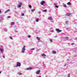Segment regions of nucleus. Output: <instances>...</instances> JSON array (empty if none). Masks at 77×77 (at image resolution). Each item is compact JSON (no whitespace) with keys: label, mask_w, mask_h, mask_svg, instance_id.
<instances>
[{"label":"nucleus","mask_w":77,"mask_h":77,"mask_svg":"<svg viewBox=\"0 0 77 77\" xmlns=\"http://www.w3.org/2000/svg\"><path fill=\"white\" fill-rule=\"evenodd\" d=\"M67 4L68 5H71V4L70 2H69L67 3Z\"/></svg>","instance_id":"9"},{"label":"nucleus","mask_w":77,"mask_h":77,"mask_svg":"<svg viewBox=\"0 0 77 77\" xmlns=\"http://www.w3.org/2000/svg\"><path fill=\"white\" fill-rule=\"evenodd\" d=\"M10 39H13V38H12V37H10Z\"/></svg>","instance_id":"27"},{"label":"nucleus","mask_w":77,"mask_h":77,"mask_svg":"<svg viewBox=\"0 0 77 77\" xmlns=\"http://www.w3.org/2000/svg\"><path fill=\"white\" fill-rule=\"evenodd\" d=\"M66 15H71V14L70 13H67Z\"/></svg>","instance_id":"16"},{"label":"nucleus","mask_w":77,"mask_h":77,"mask_svg":"<svg viewBox=\"0 0 77 77\" xmlns=\"http://www.w3.org/2000/svg\"><path fill=\"white\" fill-rule=\"evenodd\" d=\"M3 58H5V56H3Z\"/></svg>","instance_id":"34"},{"label":"nucleus","mask_w":77,"mask_h":77,"mask_svg":"<svg viewBox=\"0 0 77 77\" xmlns=\"http://www.w3.org/2000/svg\"><path fill=\"white\" fill-rule=\"evenodd\" d=\"M9 11H10V10L9 9H8L7 10H6L5 12V14H6V13H7L8 12H9Z\"/></svg>","instance_id":"7"},{"label":"nucleus","mask_w":77,"mask_h":77,"mask_svg":"<svg viewBox=\"0 0 77 77\" xmlns=\"http://www.w3.org/2000/svg\"><path fill=\"white\" fill-rule=\"evenodd\" d=\"M37 39L38 41H39V40H40V38H39V37H37Z\"/></svg>","instance_id":"13"},{"label":"nucleus","mask_w":77,"mask_h":77,"mask_svg":"<svg viewBox=\"0 0 77 77\" xmlns=\"http://www.w3.org/2000/svg\"><path fill=\"white\" fill-rule=\"evenodd\" d=\"M18 74H19V75H21L22 73H20V72H19Z\"/></svg>","instance_id":"18"},{"label":"nucleus","mask_w":77,"mask_h":77,"mask_svg":"<svg viewBox=\"0 0 77 77\" xmlns=\"http://www.w3.org/2000/svg\"><path fill=\"white\" fill-rule=\"evenodd\" d=\"M47 10H44V12H47Z\"/></svg>","instance_id":"28"},{"label":"nucleus","mask_w":77,"mask_h":77,"mask_svg":"<svg viewBox=\"0 0 77 77\" xmlns=\"http://www.w3.org/2000/svg\"><path fill=\"white\" fill-rule=\"evenodd\" d=\"M14 24H15V23H14V22H12L11 23V26H13V25H14Z\"/></svg>","instance_id":"11"},{"label":"nucleus","mask_w":77,"mask_h":77,"mask_svg":"<svg viewBox=\"0 0 77 77\" xmlns=\"http://www.w3.org/2000/svg\"><path fill=\"white\" fill-rule=\"evenodd\" d=\"M29 7L30 8H32V6L31 5H29Z\"/></svg>","instance_id":"21"},{"label":"nucleus","mask_w":77,"mask_h":77,"mask_svg":"<svg viewBox=\"0 0 77 77\" xmlns=\"http://www.w3.org/2000/svg\"><path fill=\"white\" fill-rule=\"evenodd\" d=\"M70 76V74H69L67 75V77H69Z\"/></svg>","instance_id":"20"},{"label":"nucleus","mask_w":77,"mask_h":77,"mask_svg":"<svg viewBox=\"0 0 77 77\" xmlns=\"http://www.w3.org/2000/svg\"><path fill=\"white\" fill-rule=\"evenodd\" d=\"M21 6V5H17V8H20Z\"/></svg>","instance_id":"14"},{"label":"nucleus","mask_w":77,"mask_h":77,"mask_svg":"<svg viewBox=\"0 0 77 77\" xmlns=\"http://www.w3.org/2000/svg\"><path fill=\"white\" fill-rule=\"evenodd\" d=\"M8 18H11V17H10V16H8Z\"/></svg>","instance_id":"33"},{"label":"nucleus","mask_w":77,"mask_h":77,"mask_svg":"<svg viewBox=\"0 0 77 77\" xmlns=\"http://www.w3.org/2000/svg\"><path fill=\"white\" fill-rule=\"evenodd\" d=\"M54 5H56V3H55V4H54Z\"/></svg>","instance_id":"35"},{"label":"nucleus","mask_w":77,"mask_h":77,"mask_svg":"<svg viewBox=\"0 0 77 77\" xmlns=\"http://www.w3.org/2000/svg\"><path fill=\"white\" fill-rule=\"evenodd\" d=\"M65 23L66 24H68V21H66L65 22Z\"/></svg>","instance_id":"25"},{"label":"nucleus","mask_w":77,"mask_h":77,"mask_svg":"<svg viewBox=\"0 0 77 77\" xmlns=\"http://www.w3.org/2000/svg\"><path fill=\"white\" fill-rule=\"evenodd\" d=\"M71 45H74V43H72V44H71Z\"/></svg>","instance_id":"29"},{"label":"nucleus","mask_w":77,"mask_h":77,"mask_svg":"<svg viewBox=\"0 0 77 77\" xmlns=\"http://www.w3.org/2000/svg\"><path fill=\"white\" fill-rule=\"evenodd\" d=\"M36 21L37 22H38V21H39V19H36Z\"/></svg>","instance_id":"19"},{"label":"nucleus","mask_w":77,"mask_h":77,"mask_svg":"<svg viewBox=\"0 0 77 77\" xmlns=\"http://www.w3.org/2000/svg\"><path fill=\"white\" fill-rule=\"evenodd\" d=\"M24 14H23V13H22V16H24Z\"/></svg>","instance_id":"26"},{"label":"nucleus","mask_w":77,"mask_h":77,"mask_svg":"<svg viewBox=\"0 0 77 77\" xmlns=\"http://www.w3.org/2000/svg\"><path fill=\"white\" fill-rule=\"evenodd\" d=\"M41 13V12H39V13Z\"/></svg>","instance_id":"39"},{"label":"nucleus","mask_w":77,"mask_h":77,"mask_svg":"<svg viewBox=\"0 0 77 77\" xmlns=\"http://www.w3.org/2000/svg\"><path fill=\"white\" fill-rule=\"evenodd\" d=\"M55 30L58 33H60V32H62V30H60L59 29H56Z\"/></svg>","instance_id":"3"},{"label":"nucleus","mask_w":77,"mask_h":77,"mask_svg":"<svg viewBox=\"0 0 77 77\" xmlns=\"http://www.w3.org/2000/svg\"><path fill=\"white\" fill-rule=\"evenodd\" d=\"M17 66H21V63L17 62Z\"/></svg>","instance_id":"2"},{"label":"nucleus","mask_w":77,"mask_h":77,"mask_svg":"<svg viewBox=\"0 0 77 77\" xmlns=\"http://www.w3.org/2000/svg\"><path fill=\"white\" fill-rule=\"evenodd\" d=\"M42 56H43V57L46 56V55L44 54H42Z\"/></svg>","instance_id":"8"},{"label":"nucleus","mask_w":77,"mask_h":77,"mask_svg":"<svg viewBox=\"0 0 77 77\" xmlns=\"http://www.w3.org/2000/svg\"><path fill=\"white\" fill-rule=\"evenodd\" d=\"M2 13V11H1V10L0 9V14H1Z\"/></svg>","instance_id":"32"},{"label":"nucleus","mask_w":77,"mask_h":77,"mask_svg":"<svg viewBox=\"0 0 77 77\" xmlns=\"http://www.w3.org/2000/svg\"><path fill=\"white\" fill-rule=\"evenodd\" d=\"M52 53L53 54H56V51H52Z\"/></svg>","instance_id":"10"},{"label":"nucleus","mask_w":77,"mask_h":77,"mask_svg":"<svg viewBox=\"0 0 77 77\" xmlns=\"http://www.w3.org/2000/svg\"><path fill=\"white\" fill-rule=\"evenodd\" d=\"M35 50V48H34L31 49V50Z\"/></svg>","instance_id":"30"},{"label":"nucleus","mask_w":77,"mask_h":77,"mask_svg":"<svg viewBox=\"0 0 77 77\" xmlns=\"http://www.w3.org/2000/svg\"><path fill=\"white\" fill-rule=\"evenodd\" d=\"M1 73H2V72L1 71H0V74H1Z\"/></svg>","instance_id":"37"},{"label":"nucleus","mask_w":77,"mask_h":77,"mask_svg":"<svg viewBox=\"0 0 77 77\" xmlns=\"http://www.w3.org/2000/svg\"><path fill=\"white\" fill-rule=\"evenodd\" d=\"M32 69V67H29L28 68H27L26 69L27 70H30V69Z\"/></svg>","instance_id":"6"},{"label":"nucleus","mask_w":77,"mask_h":77,"mask_svg":"<svg viewBox=\"0 0 77 77\" xmlns=\"http://www.w3.org/2000/svg\"><path fill=\"white\" fill-rule=\"evenodd\" d=\"M0 51L2 53V52H3V50L0 48Z\"/></svg>","instance_id":"12"},{"label":"nucleus","mask_w":77,"mask_h":77,"mask_svg":"<svg viewBox=\"0 0 77 77\" xmlns=\"http://www.w3.org/2000/svg\"><path fill=\"white\" fill-rule=\"evenodd\" d=\"M63 6L65 7V8H66V5H65V4Z\"/></svg>","instance_id":"22"},{"label":"nucleus","mask_w":77,"mask_h":77,"mask_svg":"<svg viewBox=\"0 0 77 77\" xmlns=\"http://www.w3.org/2000/svg\"><path fill=\"white\" fill-rule=\"evenodd\" d=\"M28 37H29V38H30V37H31V36H30V35H28Z\"/></svg>","instance_id":"31"},{"label":"nucleus","mask_w":77,"mask_h":77,"mask_svg":"<svg viewBox=\"0 0 77 77\" xmlns=\"http://www.w3.org/2000/svg\"><path fill=\"white\" fill-rule=\"evenodd\" d=\"M48 19L49 20H51V17H48Z\"/></svg>","instance_id":"15"},{"label":"nucleus","mask_w":77,"mask_h":77,"mask_svg":"<svg viewBox=\"0 0 77 77\" xmlns=\"http://www.w3.org/2000/svg\"><path fill=\"white\" fill-rule=\"evenodd\" d=\"M44 3H45V1H43L41 2L40 4L42 5H44Z\"/></svg>","instance_id":"4"},{"label":"nucleus","mask_w":77,"mask_h":77,"mask_svg":"<svg viewBox=\"0 0 77 77\" xmlns=\"http://www.w3.org/2000/svg\"><path fill=\"white\" fill-rule=\"evenodd\" d=\"M36 74H40V70H39V71H37Z\"/></svg>","instance_id":"5"},{"label":"nucleus","mask_w":77,"mask_h":77,"mask_svg":"<svg viewBox=\"0 0 77 77\" xmlns=\"http://www.w3.org/2000/svg\"><path fill=\"white\" fill-rule=\"evenodd\" d=\"M35 11V9H33L31 11H32V12H34V11Z\"/></svg>","instance_id":"17"},{"label":"nucleus","mask_w":77,"mask_h":77,"mask_svg":"<svg viewBox=\"0 0 77 77\" xmlns=\"http://www.w3.org/2000/svg\"><path fill=\"white\" fill-rule=\"evenodd\" d=\"M50 41L51 42H53V40L51 39H50Z\"/></svg>","instance_id":"23"},{"label":"nucleus","mask_w":77,"mask_h":77,"mask_svg":"<svg viewBox=\"0 0 77 77\" xmlns=\"http://www.w3.org/2000/svg\"><path fill=\"white\" fill-rule=\"evenodd\" d=\"M55 7L56 8H59V7H58L57 5H55Z\"/></svg>","instance_id":"24"},{"label":"nucleus","mask_w":77,"mask_h":77,"mask_svg":"<svg viewBox=\"0 0 77 77\" xmlns=\"http://www.w3.org/2000/svg\"><path fill=\"white\" fill-rule=\"evenodd\" d=\"M39 77H41V76H39Z\"/></svg>","instance_id":"38"},{"label":"nucleus","mask_w":77,"mask_h":77,"mask_svg":"<svg viewBox=\"0 0 77 77\" xmlns=\"http://www.w3.org/2000/svg\"><path fill=\"white\" fill-rule=\"evenodd\" d=\"M20 5H22V3H20Z\"/></svg>","instance_id":"36"},{"label":"nucleus","mask_w":77,"mask_h":77,"mask_svg":"<svg viewBox=\"0 0 77 77\" xmlns=\"http://www.w3.org/2000/svg\"><path fill=\"white\" fill-rule=\"evenodd\" d=\"M25 47H26V46H23V47L22 48V53H24V51H25V50H26Z\"/></svg>","instance_id":"1"}]
</instances>
